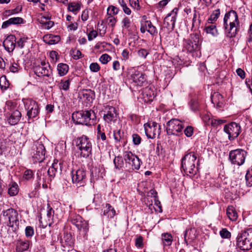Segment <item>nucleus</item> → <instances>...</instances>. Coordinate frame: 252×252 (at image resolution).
<instances>
[{"instance_id": "f257e3e1", "label": "nucleus", "mask_w": 252, "mask_h": 252, "mask_svg": "<svg viewBox=\"0 0 252 252\" xmlns=\"http://www.w3.org/2000/svg\"><path fill=\"white\" fill-rule=\"evenodd\" d=\"M239 24L238 15L235 11L232 10L225 14L223 19V27L227 37L230 38L236 35Z\"/></svg>"}, {"instance_id": "f03ea898", "label": "nucleus", "mask_w": 252, "mask_h": 252, "mask_svg": "<svg viewBox=\"0 0 252 252\" xmlns=\"http://www.w3.org/2000/svg\"><path fill=\"white\" fill-rule=\"evenodd\" d=\"M72 119L77 125L92 126L96 123V115L92 110L75 112L72 115Z\"/></svg>"}, {"instance_id": "7ed1b4c3", "label": "nucleus", "mask_w": 252, "mask_h": 252, "mask_svg": "<svg viewBox=\"0 0 252 252\" xmlns=\"http://www.w3.org/2000/svg\"><path fill=\"white\" fill-rule=\"evenodd\" d=\"M197 154L190 152L185 155L181 160V168L185 173L190 176H194L197 171L198 167L195 166V161Z\"/></svg>"}, {"instance_id": "20e7f679", "label": "nucleus", "mask_w": 252, "mask_h": 252, "mask_svg": "<svg viewBox=\"0 0 252 252\" xmlns=\"http://www.w3.org/2000/svg\"><path fill=\"white\" fill-rule=\"evenodd\" d=\"M75 146L79 150L81 158H87L92 154V145L90 138L83 135L74 140Z\"/></svg>"}, {"instance_id": "39448f33", "label": "nucleus", "mask_w": 252, "mask_h": 252, "mask_svg": "<svg viewBox=\"0 0 252 252\" xmlns=\"http://www.w3.org/2000/svg\"><path fill=\"white\" fill-rule=\"evenodd\" d=\"M237 246L242 251H247L252 248V228L239 233L237 237Z\"/></svg>"}, {"instance_id": "423d86ee", "label": "nucleus", "mask_w": 252, "mask_h": 252, "mask_svg": "<svg viewBox=\"0 0 252 252\" xmlns=\"http://www.w3.org/2000/svg\"><path fill=\"white\" fill-rule=\"evenodd\" d=\"M68 220L74 225L84 237L86 236L89 229V223L84 220L79 215L73 211H70Z\"/></svg>"}, {"instance_id": "0eeeda50", "label": "nucleus", "mask_w": 252, "mask_h": 252, "mask_svg": "<svg viewBox=\"0 0 252 252\" xmlns=\"http://www.w3.org/2000/svg\"><path fill=\"white\" fill-rule=\"evenodd\" d=\"M1 215L4 220H7V226L13 227L15 229L19 228L18 213L16 210L13 208H9L3 210Z\"/></svg>"}, {"instance_id": "6e6552de", "label": "nucleus", "mask_w": 252, "mask_h": 252, "mask_svg": "<svg viewBox=\"0 0 252 252\" xmlns=\"http://www.w3.org/2000/svg\"><path fill=\"white\" fill-rule=\"evenodd\" d=\"M247 155V153L245 150L237 149L229 152V159L232 164L240 166L245 162Z\"/></svg>"}, {"instance_id": "1a4fd4ad", "label": "nucleus", "mask_w": 252, "mask_h": 252, "mask_svg": "<svg viewBox=\"0 0 252 252\" xmlns=\"http://www.w3.org/2000/svg\"><path fill=\"white\" fill-rule=\"evenodd\" d=\"M183 128L184 126L182 122L177 119H172L167 122L166 125V130L168 135H179Z\"/></svg>"}, {"instance_id": "9d476101", "label": "nucleus", "mask_w": 252, "mask_h": 252, "mask_svg": "<svg viewBox=\"0 0 252 252\" xmlns=\"http://www.w3.org/2000/svg\"><path fill=\"white\" fill-rule=\"evenodd\" d=\"M184 48L188 52L192 53L200 50V44L198 35L191 34L189 37L184 40Z\"/></svg>"}, {"instance_id": "9b49d317", "label": "nucleus", "mask_w": 252, "mask_h": 252, "mask_svg": "<svg viewBox=\"0 0 252 252\" xmlns=\"http://www.w3.org/2000/svg\"><path fill=\"white\" fill-rule=\"evenodd\" d=\"M24 106L27 111V116L29 119L36 118L39 114V110L37 103L32 99L23 100Z\"/></svg>"}, {"instance_id": "f8f14e48", "label": "nucleus", "mask_w": 252, "mask_h": 252, "mask_svg": "<svg viewBox=\"0 0 252 252\" xmlns=\"http://www.w3.org/2000/svg\"><path fill=\"white\" fill-rule=\"evenodd\" d=\"M145 132L148 138L153 139L159 136L160 133V126L155 122H149L144 125Z\"/></svg>"}, {"instance_id": "ddd939ff", "label": "nucleus", "mask_w": 252, "mask_h": 252, "mask_svg": "<svg viewBox=\"0 0 252 252\" xmlns=\"http://www.w3.org/2000/svg\"><path fill=\"white\" fill-rule=\"evenodd\" d=\"M124 159L132 170H138L140 168L142 162L139 158L131 152H125L124 153Z\"/></svg>"}, {"instance_id": "4468645a", "label": "nucleus", "mask_w": 252, "mask_h": 252, "mask_svg": "<svg viewBox=\"0 0 252 252\" xmlns=\"http://www.w3.org/2000/svg\"><path fill=\"white\" fill-rule=\"evenodd\" d=\"M60 243L62 250L64 252H69L73 249L74 240L70 233L64 232L60 236Z\"/></svg>"}, {"instance_id": "2eb2a0df", "label": "nucleus", "mask_w": 252, "mask_h": 252, "mask_svg": "<svg viewBox=\"0 0 252 252\" xmlns=\"http://www.w3.org/2000/svg\"><path fill=\"white\" fill-rule=\"evenodd\" d=\"M33 163H40L45 159V148L42 144H37L31 152Z\"/></svg>"}, {"instance_id": "dca6fc26", "label": "nucleus", "mask_w": 252, "mask_h": 252, "mask_svg": "<svg viewBox=\"0 0 252 252\" xmlns=\"http://www.w3.org/2000/svg\"><path fill=\"white\" fill-rule=\"evenodd\" d=\"M128 74L129 79L137 86H142L146 80L145 74L135 68H129Z\"/></svg>"}, {"instance_id": "f3484780", "label": "nucleus", "mask_w": 252, "mask_h": 252, "mask_svg": "<svg viewBox=\"0 0 252 252\" xmlns=\"http://www.w3.org/2000/svg\"><path fill=\"white\" fill-rule=\"evenodd\" d=\"M223 130L228 135V139L232 140L237 138L240 133L241 127L239 124L231 122L224 126Z\"/></svg>"}, {"instance_id": "a211bd4d", "label": "nucleus", "mask_w": 252, "mask_h": 252, "mask_svg": "<svg viewBox=\"0 0 252 252\" xmlns=\"http://www.w3.org/2000/svg\"><path fill=\"white\" fill-rule=\"evenodd\" d=\"M72 182L76 186H82L85 183L86 171L83 168L72 170L71 171Z\"/></svg>"}, {"instance_id": "6ab92c4d", "label": "nucleus", "mask_w": 252, "mask_h": 252, "mask_svg": "<svg viewBox=\"0 0 252 252\" xmlns=\"http://www.w3.org/2000/svg\"><path fill=\"white\" fill-rule=\"evenodd\" d=\"M178 12V8H174L165 17L163 21L164 25L169 30H173Z\"/></svg>"}, {"instance_id": "aec40b11", "label": "nucleus", "mask_w": 252, "mask_h": 252, "mask_svg": "<svg viewBox=\"0 0 252 252\" xmlns=\"http://www.w3.org/2000/svg\"><path fill=\"white\" fill-rule=\"evenodd\" d=\"M34 73L38 77H49L51 73L50 66L48 63H41L33 67Z\"/></svg>"}, {"instance_id": "412c9836", "label": "nucleus", "mask_w": 252, "mask_h": 252, "mask_svg": "<svg viewBox=\"0 0 252 252\" xmlns=\"http://www.w3.org/2000/svg\"><path fill=\"white\" fill-rule=\"evenodd\" d=\"M105 113L103 116V119L108 123L111 122H115L117 120V114L115 107L107 105L104 110Z\"/></svg>"}, {"instance_id": "4be33fe9", "label": "nucleus", "mask_w": 252, "mask_h": 252, "mask_svg": "<svg viewBox=\"0 0 252 252\" xmlns=\"http://www.w3.org/2000/svg\"><path fill=\"white\" fill-rule=\"evenodd\" d=\"M62 163L59 162L58 160H54L52 166L46 171V175L48 176V178L52 180L57 174H61L62 171Z\"/></svg>"}, {"instance_id": "5701e85b", "label": "nucleus", "mask_w": 252, "mask_h": 252, "mask_svg": "<svg viewBox=\"0 0 252 252\" xmlns=\"http://www.w3.org/2000/svg\"><path fill=\"white\" fill-rule=\"evenodd\" d=\"M38 178V186L39 187L42 184V187L44 189L47 188V183L51 181V179L47 177L46 170L45 169H41L38 170L37 173Z\"/></svg>"}, {"instance_id": "b1692460", "label": "nucleus", "mask_w": 252, "mask_h": 252, "mask_svg": "<svg viewBox=\"0 0 252 252\" xmlns=\"http://www.w3.org/2000/svg\"><path fill=\"white\" fill-rule=\"evenodd\" d=\"M211 101L218 109L223 108L224 105V99L219 92H215L211 95Z\"/></svg>"}, {"instance_id": "393cba45", "label": "nucleus", "mask_w": 252, "mask_h": 252, "mask_svg": "<svg viewBox=\"0 0 252 252\" xmlns=\"http://www.w3.org/2000/svg\"><path fill=\"white\" fill-rule=\"evenodd\" d=\"M16 37L13 35H8L3 42V46L6 51L12 52L16 46Z\"/></svg>"}, {"instance_id": "a878e982", "label": "nucleus", "mask_w": 252, "mask_h": 252, "mask_svg": "<svg viewBox=\"0 0 252 252\" xmlns=\"http://www.w3.org/2000/svg\"><path fill=\"white\" fill-rule=\"evenodd\" d=\"M184 241L187 245L188 242L193 241L196 236V230L194 228H187L184 233Z\"/></svg>"}, {"instance_id": "bb28decb", "label": "nucleus", "mask_w": 252, "mask_h": 252, "mask_svg": "<svg viewBox=\"0 0 252 252\" xmlns=\"http://www.w3.org/2000/svg\"><path fill=\"white\" fill-rule=\"evenodd\" d=\"M80 98L91 102L94 97V92L91 89L83 90L79 93Z\"/></svg>"}, {"instance_id": "cd10ccee", "label": "nucleus", "mask_w": 252, "mask_h": 252, "mask_svg": "<svg viewBox=\"0 0 252 252\" xmlns=\"http://www.w3.org/2000/svg\"><path fill=\"white\" fill-rule=\"evenodd\" d=\"M43 41L49 45H53L58 43L61 40L59 35H55L52 34H46L43 37Z\"/></svg>"}, {"instance_id": "c85d7f7f", "label": "nucleus", "mask_w": 252, "mask_h": 252, "mask_svg": "<svg viewBox=\"0 0 252 252\" xmlns=\"http://www.w3.org/2000/svg\"><path fill=\"white\" fill-rule=\"evenodd\" d=\"M23 23V19L21 17H13L4 21L2 25V29H6L11 25H17Z\"/></svg>"}, {"instance_id": "c756f323", "label": "nucleus", "mask_w": 252, "mask_h": 252, "mask_svg": "<svg viewBox=\"0 0 252 252\" xmlns=\"http://www.w3.org/2000/svg\"><path fill=\"white\" fill-rule=\"evenodd\" d=\"M143 98L145 101L148 102L153 101L156 97L154 91L150 88H146L143 92Z\"/></svg>"}, {"instance_id": "7c9ffc66", "label": "nucleus", "mask_w": 252, "mask_h": 252, "mask_svg": "<svg viewBox=\"0 0 252 252\" xmlns=\"http://www.w3.org/2000/svg\"><path fill=\"white\" fill-rule=\"evenodd\" d=\"M103 215L108 218H113L116 214V211L110 204L106 203L103 208Z\"/></svg>"}, {"instance_id": "2f4dec72", "label": "nucleus", "mask_w": 252, "mask_h": 252, "mask_svg": "<svg viewBox=\"0 0 252 252\" xmlns=\"http://www.w3.org/2000/svg\"><path fill=\"white\" fill-rule=\"evenodd\" d=\"M21 116V112L18 110H15L10 116L8 121L11 125H15L19 121Z\"/></svg>"}, {"instance_id": "473e14b6", "label": "nucleus", "mask_w": 252, "mask_h": 252, "mask_svg": "<svg viewBox=\"0 0 252 252\" xmlns=\"http://www.w3.org/2000/svg\"><path fill=\"white\" fill-rule=\"evenodd\" d=\"M67 9L71 12L76 13L81 9V3L80 2H72L67 3Z\"/></svg>"}, {"instance_id": "72a5a7b5", "label": "nucleus", "mask_w": 252, "mask_h": 252, "mask_svg": "<svg viewBox=\"0 0 252 252\" xmlns=\"http://www.w3.org/2000/svg\"><path fill=\"white\" fill-rule=\"evenodd\" d=\"M226 214L229 219L232 220H236L238 215L235 209L232 206H229L226 210Z\"/></svg>"}, {"instance_id": "f704fd0d", "label": "nucleus", "mask_w": 252, "mask_h": 252, "mask_svg": "<svg viewBox=\"0 0 252 252\" xmlns=\"http://www.w3.org/2000/svg\"><path fill=\"white\" fill-rule=\"evenodd\" d=\"M68 65L66 63H60L58 64L57 70L58 73L60 76H64L68 71Z\"/></svg>"}, {"instance_id": "c9c22d12", "label": "nucleus", "mask_w": 252, "mask_h": 252, "mask_svg": "<svg viewBox=\"0 0 252 252\" xmlns=\"http://www.w3.org/2000/svg\"><path fill=\"white\" fill-rule=\"evenodd\" d=\"M29 248V243L28 241L19 242L17 243L16 251L17 252H23L27 250Z\"/></svg>"}, {"instance_id": "e433bc0d", "label": "nucleus", "mask_w": 252, "mask_h": 252, "mask_svg": "<svg viewBox=\"0 0 252 252\" xmlns=\"http://www.w3.org/2000/svg\"><path fill=\"white\" fill-rule=\"evenodd\" d=\"M147 26V32L153 36L158 34V30L150 21H146Z\"/></svg>"}, {"instance_id": "4c0bfd02", "label": "nucleus", "mask_w": 252, "mask_h": 252, "mask_svg": "<svg viewBox=\"0 0 252 252\" xmlns=\"http://www.w3.org/2000/svg\"><path fill=\"white\" fill-rule=\"evenodd\" d=\"M220 15V9H217L214 10L208 20L209 23H214L219 18Z\"/></svg>"}, {"instance_id": "58836bf2", "label": "nucleus", "mask_w": 252, "mask_h": 252, "mask_svg": "<svg viewBox=\"0 0 252 252\" xmlns=\"http://www.w3.org/2000/svg\"><path fill=\"white\" fill-rule=\"evenodd\" d=\"M162 240L164 245L170 246L172 242V236L169 233L162 234Z\"/></svg>"}, {"instance_id": "ea45409f", "label": "nucleus", "mask_w": 252, "mask_h": 252, "mask_svg": "<svg viewBox=\"0 0 252 252\" xmlns=\"http://www.w3.org/2000/svg\"><path fill=\"white\" fill-rule=\"evenodd\" d=\"M70 83V78H64L62 80L60 85V89L67 91L69 88V85Z\"/></svg>"}, {"instance_id": "a19ab883", "label": "nucleus", "mask_w": 252, "mask_h": 252, "mask_svg": "<svg viewBox=\"0 0 252 252\" xmlns=\"http://www.w3.org/2000/svg\"><path fill=\"white\" fill-rule=\"evenodd\" d=\"M114 163L115 164V168L118 169H121L124 165V159L121 156H118L116 157L114 160Z\"/></svg>"}, {"instance_id": "79ce46f5", "label": "nucleus", "mask_w": 252, "mask_h": 252, "mask_svg": "<svg viewBox=\"0 0 252 252\" xmlns=\"http://www.w3.org/2000/svg\"><path fill=\"white\" fill-rule=\"evenodd\" d=\"M205 30L207 33L211 34L214 36L218 34L217 30L215 25L206 26L205 27Z\"/></svg>"}, {"instance_id": "37998d69", "label": "nucleus", "mask_w": 252, "mask_h": 252, "mask_svg": "<svg viewBox=\"0 0 252 252\" xmlns=\"http://www.w3.org/2000/svg\"><path fill=\"white\" fill-rule=\"evenodd\" d=\"M118 2L121 6L122 7L123 10L125 14L127 15H130L131 13V10L127 6L126 1L124 0H119Z\"/></svg>"}, {"instance_id": "c03bdc74", "label": "nucleus", "mask_w": 252, "mask_h": 252, "mask_svg": "<svg viewBox=\"0 0 252 252\" xmlns=\"http://www.w3.org/2000/svg\"><path fill=\"white\" fill-rule=\"evenodd\" d=\"M8 192L10 196L16 195L18 193V185L15 183H12V185L8 189Z\"/></svg>"}, {"instance_id": "a18cd8bd", "label": "nucleus", "mask_w": 252, "mask_h": 252, "mask_svg": "<svg viewBox=\"0 0 252 252\" xmlns=\"http://www.w3.org/2000/svg\"><path fill=\"white\" fill-rule=\"evenodd\" d=\"M107 17L106 18V22L108 25H110L111 27H113L115 26L116 22L117 19L112 15L111 13H107Z\"/></svg>"}, {"instance_id": "49530a36", "label": "nucleus", "mask_w": 252, "mask_h": 252, "mask_svg": "<svg viewBox=\"0 0 252 252\" xmlns=\"http://www.w3.org/2000/svg\"><path fill=\"white\" fill-rule=\"evenodd\" d=\"M245 179L246 180V184L248 187L252 186V169H248L246 176Z\"/></svg>"}, {"instance_id": "de8ad7c7", "label": "nucleus", "mask_w": 252, "mask_h": 252, "mask_svg": "<svg viewBox=\"0 0 252 252\" xmlns=\"http://www.w3.org/2000/svg\"><path fill=\"white\" fill-rule=\"evenodd\" d=\"M130 6L134 9L140 10L142 9V6L140 4L139 0H129Z\"/></svg>"}, {"instance_id": "09e8293b", "label": "nucleus", "mask_w": 252, "mask_h": 252, "mask_svg": "<svg viewBox=\"0 0 252 252\" xmlns=\"http://www.w3.org/2000/svg\"><path fill=\"white\" fill-rule=\"evenodd\" d=\"M102 201V197L100 194H96L94 195L93 203L94 204L95 206L98 207Z\"/></svg>"}, {"instance_id": "8fccbe9b", "label": "nucleus", "mask_w": 252, "mask_h": 252, "mask_svg": "<svg viewBox=\"0 0 252 252\" xmlns=\"http://www.w3.org/2000/svg\"><path fill=\"white\" fill-rule=\"evenodd\" d=\"M114 139L116 141L120 142L121 141L124 137V132H122L121 130H118L117 131H114Z\"/></svg>"}, {"instance_id": "3c124183", "label": "nucleus", "mask_w": 252, "mask_h": 252, "mask_svg": "<svg viewBox=\"0 0 252 252\" xmlns=\"http://www.w3.org/2000/svg\"><path fill=\"white\" fill-rule=\"evenodd\" d=\"M225 120H224L215 119L212 118L211 120L210 124L212 126L215 127L225 123Z\"/></svg>"}, {"instance_id": "603ef678", "label": "nucleus", "mask_w": 252, "mask_h": 252, "mask_svg": "<svg viewBox=\"0 0 252 252\" xmlns=\"http://www.w3.org/2000/svg\"><path fill=\"white\" fill-rule=\"evenodd\" d=\"M111 59V57L107 54H104L102 55L100 58V62L103 64H106L108 62H109Z\"/></svg>"}, {"instance_id": "864d4df0", "label": "nucleus", "mask_w": 252, "mask_h": 252, "mask_svg": "<svg viewBox=\"0 0 252 252\" xmlns=\"http://www.w3.org/2000/svg\"><path fill=\"white\" fill-rule=\"evenodd\" d=\"M220 234L222 238H229L231 237L230 232L226 228H222L220 231Z\"/></svg>"}, {"instance_id": "5fc2aeb1", "label": "nucleus", "mask_w": 252, "mask_h": 252, "mask_svg": "<svg viewBox=\"0 0 252 252\" xmlns=\"http://www.w3.org/2000/svg\"><path fill=\"white\" fill-rule=\"evenodd\" d=\"M135 246L138 248L143 247V238L141 235L137 236L135 239Z\"/></svg>"}, {"instance_id": "6e6d98bb", "label": "nucleus", "mask_w": 252, "mask_h": 252, "mask_svg": "<svg viewBox=\"0 0 252 252\" xmlns=\"http://www.w3.org/2000/svg\"><path fill=\"white\" fill-rule=\"evenodd\" d=\"M97 138H100L102 140L104 141L106 139V137L104 132L101 131V126L100 125H98L97 126Z\"/></svg>"}, {"instance_id": "4d7b16f0", "label": "nucleus", "mask_w": 252, "mask_h": 252, "mask_svg": "<svg viewBox=\"0 0 252 252\" xmlns=\"http://www.w3.org/2000/svg\"><path fill=\"white\" fill-rule=\"evenodd\" d=\"M21 10L22 7L17 6L14 9L6 10L4 13L6 16H9L15 13H17Z\"/></svg>"}, {"instance_id": "13d9d810", "label": "nucleus", "mask_w": 252, "mask_h": 252, "mask_svg": "<svg viewBox=\"0 0 252 252\" xmlns=\"http://www.w3.org/2000/svg\"><path fill=\"white\" fill-rule=\"evenodd\" d=\"M119 11V9L115 6L110 5L107 8V13H112V15H117Z\"/></svg>"}, {"instance_id": "bf43d9fd", "label": "nucleus", "mask_w": 252, "mask_h": 252, "mask_svg": "<svg viewBox=\"0 0 252 252\" xmlns=\"http://www.w3.org/2000/svg\"><path fill=\"white\" fill-rule=\"evenodd\" d=\"M132 141L135 145H138L141 142V138L138 134H133L132 135Z\"/></svg>"}, {"instance_id": "052dcab7", "label": "nucleus", "mask_w": 252, "mask_h": 252, "mask_svg": "<svg viewBox=\"0 0 252 252\" xmlns=\"http://www.w3.org/2000/svg\"><path fill=\"white\" fill-rule=\"evenodd\" d=\"M122 23L123 24V27L126 29H128L130 26L131 21L130 19L127 17H125L123 19Z\"/></svg>"}, {"instance_id": "680f3d73", "label": "nucleus", "mask_w": 252, "mask_h": 252, "mask_svg": "<svg viewBox=\"0 0 252 252\" xmlns=\"http://www.w3.org/2000/svg\"><path fill=\"white\" fill-rule=\"evenodd\" d=\"M184 133L187 137H190L193 133V128L191 126H188L184 130Z\"/></svg>"}, {"instance_id": "e2e57ef3", "label": "nucleus", "mask_w": 252, "mask_h": 252, "mask_svg": "<svg viewBox=\"0 0 252 252\" xmlns=\"http://www.w3.org/2000/svg\"><path fill=\"white\" fill-rule=\"evenodd\" d=\"M100 66L97 63H93L90 65V69L93 72H97L100 70Z\"/></svg>"}, {"instance_id": "0e129e2a", "label": "nucleus", "mask_w": 252, "mask_h": 252, "mask_svg": "<svg viewBox=\"0 0 252 252\" xmlns=\"http://www.w3.org/2000/svg\"><path fill=\"white\" fill-rule=\"evenodd\" d=\"M71 55H72V58L74 60H78V59H80V58H81V56H82L81 52L79 50H72Z\"/></svg>"}, {"instance_id": "69168bd1", "label": "nucleus", "mask_w": 252, "mask_h": 252, "mask_svg": "<svg viewBox=\"0 0 252 252\" xmlns=\"http://www.w3.org/2000/svg\"><path fill=\"white\" fill-rule=\"evenodd\" d=\"M26 236L28 237H32L34 234V231L32 227L29 226L26 227L25 229Z\"/></svg>"}, {"instance_id": "338daca9", "label": "nucleus", "mask_w": 252, "mask_h": 252, "mask_svg": "<svg viewBox=\"0 0 252 252\" xmlns=\"http://www.w3.org/2000/svg\"><path fill=\"white\" fill-rule=\"evenodd\" d=\"M137 53L139 57L143 58H146L149 54V53L146 49L142 48L139 50Z\"/></svg>"}, {"instance_id": "774afa93", "label": "nucleus", "mask_w": 252, "mask_h": 252, "mask_svg": "<svg viewBox=\"0 0 252 252\" xmlns=\"http://www.w3.org/2000/svg\"><path fill=\"white\" fill-rule=\"evenodd\" d=\"M97 36V32L96 31L93 30L88 34V40L89 41H91Z\"/></svg>"}]
</instances>
